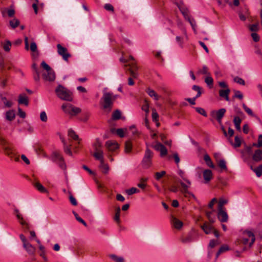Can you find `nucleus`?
Here are the masks:
<instances>
[{
	"label": "nucleus",
	"instance_id": "nucleus-1",
	"mask_svg": "<svg viewBox=\"0 0 262 262\" xmlns=\"http://www.w3.org/2000/svg\"><path fill=\"white\" fill-rule=\"evenodd\" d=\"M255 241L254 234L251 231L246 230L242 232L240 236L234 243L236 253L239 254L247 250V246L251 248Z\"/></svg>",
	"mask_w": 262,
	"mask_h": 262
},
{
	"label": "nucleus",
	"instance_id": "nucleus-2",
	"mask_svg": "<svg viewBox=\"0 0 262 262\" xmlns=\"http://www.w3.org/2000/svg\"><path fill=\"white\" fill-rule=\"evenodd\" d=\"M106 88L103 91V96L101 98L102 105L104 110L111 111L113 107L114 101L119 97L117 95H114L111 92L105 91Z\"/></svg>",
	"mask_w": 262,
	"mask_h": 262
},
{
	"label": "nucleus",
	"instance_id": "nucleus-3",
	"mask_svg": "<svg viewBox=\"0 0 262 262\" xmlns=\"http://www.w3.org/2000/svg\"><path fill=\"white\" fill-rule=\"evenodd\" d=\"M178 174L181 177V179L185 182L184 183L181 180H178V182L180 184L181 186V192L185 195V196L187 197L188 195L192 196L193 198L194 196L189 192L188 191V188L191 185V182L190 180H189L187 177V176L185 175L184 172L182 171V170H180L178 171Z\"/></svg>",
	"mask_w": 262,
	"mask_h": 262
},
{
	"label": "nucleus",
	"instance_id": "nucleus-4",
	"mask_svg": "<svg viewBox=\"0 0 262 262\" xmlns=\"http://www.w3.org/2000/svg\"><path fill=\"white\" fill-rule=\"evenodd\" d=\"M55 93L57 96L62 100L71 101L73 99L72 93L61 85H59L55 89Z\"/></svg>",
	"mask_w": 262,
	"mask_h": 262
},
{
	"label": "nucleus",
	"instance_id": "nucleus-5",
	"mask_svg": "<svg viewBox=\"0 0 262 262\" xmlns=\"http://www.w3.org/2000/svg\"><path fill=\"white\" fill-rule=\"evenodd\" d=\"M153 152L148 148L146 149L144 158L142 161V165L143 168H148L152 164V158Z\"/></svg>",
	"mask_w": 262,
	"mask_h": 262
},
{
	"label": "nucleus",
	"instance_id": "nucleus-6",
	"mask_svg": "<svg viewBox=\"0 0 262 262\" xmlns=\"http://www.w3.org/2000/svg\"><path fill=\"white\" fill-rule=\"evenodd\" d=\"M241 157L245 162L249 163L252 156V146L245 145L244 148L241 150Z\"/></svg>",
	"mask_w": 262,
	"mask_h": 262
},
{
	"label": "nucleus",
	"instance_id": "nucleus-7",
	"mask_svg": "<svg viewBox=\"0 0 262 262\" xmlns=\"http://www.w3.org/2000/svg\"><path fill=\"white\" fill-rule=\"evenodd\" d=\"M57 49L58 54L62 56L64 60L68 61L69 58L71 56V54L68 53V49L62 47L60 44H57Z\"/></svg>",
	"mask_w": 262,
	"mask_h": 262
},
{
	"label": "nucleus",
	"instance_id": "nucleus-8",
	"mask_svg": "<svg viewBox=\"0 0 262 262\" xmlns=\"http://www.w3.org/2000/svg\"><path fill=\"white\" fill-rule=\"evenodd\" d=\"M177 6L182 13L185 20H187L191 18L189 15V11L188 9L185 6L183 2L177 3Z\"/></svg>",
	"mask_w": 262,
	"mask_h": 262
},
{
	"label": "nucleus",
	"instance_id": "nucleus-9",
	"mask_svg": "<svg viewBox=\"0 0 262 262\" xmlns=\"http://www.w3.org/2000/svg\"><path fill=\"white\" fill-rule=\"evenodd\" d=\"M226 110L225 108H221L216 111H212V115H214L219 124L222 123V119L224 117Z\"/></svg>",
	"mask_w": 262,
	"mask_h": 262
},
{
	"label": "nucleus",
	"instance_id": "nucleus-10",
	"mask_svg": "<svg viewBox=\"0 0 262 262\" xmlns=\"http://www.w3.org/2000/svg\"><path fill=\"white\" fill-rule=\"evenodd\" d=\"M152 147L155 150L160 152V155L161 157L164 156L167 154V150L166 148L160 142L156 141L155 145H153Z\"/></svg>",
	"mask_w": 262,
	"mask_h": 262
},
{
	"label": "nucleus",
	"instance_id": "nucleus-11",
	"mask_svg": "<svg viewBox=\"0 0 262 262\" xmlns=\"http://www.w3.org/2000/svg\"><path fill=\"white\" fill-rule=\"evenodd\" d=\"M129 60H133V62L130 64V74L132 77L134 78H137L138 76V74L137 73L135 72V70H137L138 69V67L136 65V63L134 62V58L132 56H129Z\"/></svg>",
	"mask_w": 262,
	"mask_h": 262
},
{
	"label": "nucleus",
	"instance_id": "nucleus-12",
	"mask_svg": "<svg viewBox=\"0 0 262 262\" xmlns=\"http://www.w3.org/2000/svg\"><path fill=\"white\" fill-rule=\"evenodd\" d=\"M42 78L44 80L49 81H53L55 79V74L52 69L42 74Z\"/></svg>",
	"mask_w": 262,
	"mask_h": 262
},
{
	"label": "nucleus",
	"instance_id": "nucleus-13",
	"mask_svg": "<svg viewBox=\"0 0 262 262\" xmlns=\"http://www.w3.org/2000/svg\"><path fill=\"white\" fill-rule=\"evenodd\" d=\"M170 223L172 226L177 230L181 229L183 226V223L174 216H171Z\"/></svg>",
	"mask_w": 262,
	"mask_h": 262
},
{
	"label": "nucleus",
	"instance_id": "nucleus-14",
	"mask_svg": "<svg viewBox=\"0 0 262 262\" xmlns=\"http://www.w3.org/2000/svg\"><path fill=\"white\" fill-rule=\"evenodd\" d=\"M217 217L221 222H227L228 220V215L225 209H218Z\"/></svg>",
	"mask_w": 262,
	"mask_h": 262
},
{
	"label": "nucleus",
	"instance_id": "nucleus-15",
	"mask_svg": "<svg viewBox=\"0 0 262 262\" xmlns=\"http://www.w3.org/2000/svg\"><path fill=\"white\" fill-rule=\"evenodd\" d=\"M105 146L110 151H114L119 148V145L116 142L111 140L106 142Z\"/></svg>",
	"mask_w": 262,
	"mask_h": 262
},
{
	"label": "nucleus",
	"instance_id": "nucleus-16",
	"mask_svg": "<svg viewBox=\"0 0 262 262\" xmlns=\"http://www.w3.org/2000/svg\"><path fill=\"white\" fill-rule=\"evenodd\" d=\"M14 212L16 214V216L18 220H19L20 224L23 226H25L26 229H29V225L24 220V218L23 217L21 214L20 213L18 209H15Z\"/></svg>",
	"mask_w": 262,
	"mask_h": 262
},
{
	"label": "nucleus",
	"instance_id": "nucleus-17",
	"mask_svg": "<svg viewBox=\"0 0 262 262\" xmlns=\"http://www.w3.org/2000/svg\"><path fill=\"white\" fill-rule=\"evenodd\" d=\"M252 159L255 162H259L262 160V150L256 149L252 156Z\"/></svg>",
	"mask_w": 262,
	"mask_h": 262
},
{
	"label": "nucleus",
	"instance_id": "nucleus-18",
	"mask_svg": "<svg viewBox=\"0 0 262 262\" xmlns=\"http://www.w3.org/2000/svg\"><path fill=\"white\" fill-rule=\"evenodd\" d=\"M203 178L205 183L209 182L212 178V172L210 169H205L203 172Z\"/></svg>",
	"mask_w": 262,
	"mask_h": 262
},
{
	"label": "nucleus",
	"instance_id": "nucleus-19",
	"mask_svg": "<svg viewBox=\"0 0 262 262\" xmlns=\"http://www.w3.org/2000/svg\"><path fill=\"white\" fill-rule=\"evenodd\" d=\"M194 241V238L192 233H189L187 236L182 237L181 242L184 244H188Z\"/></svg>",
	"mask_w": 262,
	"mask_h": 262
},
{
	"label": "nucleus",
	"instance_id": "nucleus-20",
	"mask_svg": "<svg viewBox=\"0 0 262 262\" xmlns=\"http://www.w3.org/2000/svg\"><path fill=\"white\" fill-rule=\"evenodd\" d=\"M230 92V89L228 88H227L225 90H220L219 91V95L220 97L224 98L226 101H229V95Z\"/></svg>",
	"mask_w": 262,
	"mask_h": 262
},
{
	"label": "nucleus",
	"instance_id": "nucleus-21",
	"mask_svg": "<svg viewBox=\"0 0 262 262\" xmlns=\"http://www.w3.org/2000/svg\"><path fill=\"white\" fill-rule=\"evenodd\" d=\"M18 102L19 104L28 106L29 104L28 97L25 94H20L18 97Z\"/></svg>",
	"mask_w": 262,
	"mask_h": 262
},
{
	"label": "nucleus",
	"instance_id": "nucleus-22",
	"mask_svg": "<svg viewBox=\"0 0 262 262\" xmlns=\"http://www.w3.org/2000/svg\"><path fill=\"white\" fill-rule=\"evenodd\" d=\"M93 156L96 159L99 160L100 162H102L104 161L103 152L101 149L95 150Z\"/></svg>",
	"mask_w": 262,
	"mask_h": 262
},
{
	"label": "nucleus",
	"instance_id": "nucleus-23",
	"mask_svg": "<svg viewBox=\"0 0 262 262\" xmlns=\"http://www.w3.org/2000/svg\"><path fill=\"white\" fill-rule=\"evenodd\" d=\"M177 26L179 27V28L182 31L183 34L184 35L185 38L186 40H187L188 39V37L187 34V31H186V28H185V26H184L183 22L180 20H178L177 21Z\"/></svg>",
	"mask_w": 262,
	"mask_h": 262
},
{
	"label": "nucleus",
	"instance_id": "nucleus-24",
	"mask_svg": "<svg viewBox=\"0 0 262 262\" xmlns=\"http://www.w3.org/2000/svg\"><path fill=\"white\" fill-rule=\"evenodd\" d=\"M33 185L36 189L41 193H47V190L39 182L37 181L33 183Z\"/></svg>",
	"mask_w": 262,
	"mask_h": 262
},
{
	"label": "nucleus",
	"instance_id": "nucleus-25",
	"mask_svg": "<svg viewBox=\"0 0 262 262\" xmlns=\"http://www.w3.org/2000/svg\"><path fill=\"white\" fill-rule=\"evenodd\" d=\"M26 250L30 255H33L35 252V248L29 242L23 246Z\"/></svg>",
	"mask_w": 262,
	"mask_h": 262
},
{
	"label": "nucleus",
	"instance_id": "nucleus-26",
	"mask_svg": "<svg viewBox=\"0 0 262 262\" xmlns=\"http://www.w3.org/2000/svg\"><path fill=\"white\" fill-rule=\"evenodd\" d=\"M60 139H61L62 142L63 144V148H64V152L67 154H68L70 156H72V152L71 150V146L72 145L71 144H70L69 145H67V144L64 139L61 138H60Z\"/></svg>",
	"mask_w": 262,
	"mask_h": 262
},
{
	"label": "nucleus",
	"instance_id": "nucleus-27",
	"mask_svg": "<svg viewBox=\"0 0 262 262\" xmlns=\"http://www.w3.org/2000/svg\"><path fill=\"white\" fill-rule=\"evenodd\" d=\"M68 136L73 140L78 141V144L80 143V139L79 138L78 136L75 133V132L73 129H69Z\"/></svg>",
	"mask_w": 262,
	"mask_h": 262
},
{
	"label": "nucleus",
	"instance_id": "nucleus-28",
	"mask_svg": "<svg viewBox=\"0 0 262 262\" xmlns=\"http://www.w3.org/2000/svg\"><path fill=\"white\" fill-rule=\"evenodd\" d=\"M146 92L150 97L153 98L155 100H159V96L154 90L150 88H147Z\"/></svg>",
	"mask_w": 262,
	"mask_h": 262
},
{
	"label": "nucleus",
	"instance_id": "nucleus-29",
	"mask_svg": "<svg viewBox=\"0 0 262 262\" xmlns=\"http://www.w3.org/2000/svg\"><path fill=\"white\" fill-rule=\"evenodd\" d=\"M251 169L254 171L257 177H260L262 175V164L259 165L256 168H253L252 166H250Z\"/></svg>",
	"mask_w": 262,
	"mask_h": 262
},
{
	"label": "nucleus",
	"instance_id": "nucleus-30",
	"mask_svg": "<svg viewBox=\"0 0 262 262\" xmlns=\"http://www.w3.org/2000/svg\"><path fill=\"white\" fill-rule=\"evenodd\" d=\"M201 228L203 230L206 234H210L213 230V228L211 225H208L206 224L201 226Z\"/></svg>",
	"mask_w": 262,
	"mask_h": 262
},
{
	"label": "nucleus",
	"instance_id": "nucleus-31",
	"mask_svg": "<svg viewBox=\"0 0 262 262\" xmlns=\"http://www.w3.org/2000/svg\"><path fill=\"white\" fill-rule=\"evenodd\" d=\"M72 105L71 104L65 103L62 105L61 108L65 113L70 115V112H71Z\"/></svg>",
	"mask_w": 262,
	"mask_h": 262
},
{
	"label": "nucleus",
	"instance_id": "nucleus-32",
	"mask_svg": "<svg viewBox=\"0 0 262 262\" xmlns=\"http://www.w3.org/2000/svg\"><path fill=\"white\" fill-rule=\"evenodd\" d=\"M111 258L114 262H125L124 258L122 256H119L115 254H110L109 255Z\"/></svg>",
	"mask_w": 262,
	"mask_h": 262
},
{
	"label": "nucleus",
	"instance_id": "nucleus-33",
	"mask_svg": "<svg viewBox=\"0 0 262 262\" xmlns=\"http://www.w3.org/2000/svg\"><path fill=\"white\" fill-rule=\"evenodd\" d=\"M52 158L53 161L57 163L63 159L60 154L57 151H55L53 153Z\"/></svg>",
	"mask_w": 262,
	"mask_h": 262
},
{
	"label": "nucleus",
	"instance_id": "nucleus-34",
	"mask_svg": "<svg viewBox=\"0 0 262 262\" xmlns=\"http://www.w3.org/2000/svg\"><path fill=\"white\" fill-rule=\"evenodd\" d=\"M204 160L205 161L206 164L210 168H214V165L213 164L211 158L208 155L206 154L204 155Z\"/></svg>",
	"mask_w": 262,
	"mask_h": 262
},
{
	"label": "nucleus",
	"instance_id": "nucleus-35",
	"mask_svg": "<svg viewBox=\"0 0 262 262\" xmlns=\"http://www.w3.org/2000/svg\"><path fill=\"white\" fill-rule=\"evenodd\" d=\"M19 20L16 18H13L9 21V24L12 29H15L19 25Z\"/></svg>",
	"mask_w": 262,
	"mask_h": 262
},
{
	"label": "nucleus",
	"instance_id": "nucleus-36",
	"mask_svg": "<svg viewBox=\"0 0 262 262\" xmlns=\"http://www.w3.org/2000/svg\"><path fill=\"white\" fill-rule=\"evenodd\" d=\"M15 116V113L13 110H10L6 112V118L9 121L13 120L14 119Z\"/></svg>",
	"mask_w": 262,
	"mask_h": 262
},
{
	"label": "nucleus",
	"instance_id": "nucleus-37",
	"mask_svg": "<svg viewBox=\"0 0 262 262\" xmlns=\"http://www.w3.org/2000/svg\"><path fill=\"white\" fill-rule=\"evenodd\" d=\"M71 111V112H70V115L76 116V115L81 112V110L79 107H76L72 105Z\"/></svg>",
	"mask_w": 262,
	"mask_h": 262
},
{
	"label": "nucleus",
	"instance_id": "nucleus-38",
	"mask_svg": "<svg viewBox=\"0 0 262 262\" xmlns=\"http://www.w3.org/2000/svg\"><path fill=\"white\" fill-rule=\"evenodd\" d=\"M233 122L236 129L239 130L241 129L242 119L239 117L236 116L234 117Z\"/></svg>",
	"mask_w": 262,
	"mask_h": 262
},
{
	"label": "nucleus",
	"instance_id": "nucleus-39",
	"mask_svg": "<svg viewBox=\"0 0 262 262\" xmlns=\"http://www.w3.org/2000/svg\"><path fill=\"white\" fill-rule=\"evenodd\" d=\"M229 250V247L227 245L222 246L219 249L218 252L216 253V257H217L220 254L223 252L227 251Z\"/></svg>",
	"mask_w": 262,
	"mask_h": 262
},
{
	"label": "nucleus",
	"instance_id": "nucleus-40",
	"mask_svg": "<svg viewBox=\"0 0 262 262\" xmlns=\"http://www.w3.org/2000/svg\"><path fill=\"white\" fill-rule=\"evenodd\" d=\"M231 145L235 148L238 147L241 145V139L238 136H235L234 139V143H233L231 141H230Z\"/></svg>",
	"mask_w": 262,
	"mask_h": 262
},
{
	"label": "nucleus",
	"instance_id": "nucleus-41",
	"mask_svg": "<svg viewBox=\"0 0 262 262\" xmlns=\"http://www.w3.org/2000/svg\"><path fill=\"white\" fill-rule=\"evenodd\" d=\"M99 167L104 173H107L108 172L109 170V167L108 165L104 163V161H103L102 162H100Z\"/></svg>",
	"mask_w": 262,
	"mask_h": 262
},
{
	"label": "nucleus",
	"instance_id": "nucleus-42",
	"mask_svg": "<svg viewBox=\"0 0 262 262\" xmlns=\"http://www.w3.org/2000/svg\"><path fill=\"white\" fill-rule=\"evenodd\" d=\"M198 74L206 75L207 76L210 75L208 71V68L206 66H203L202 69H199L198 71Z\"/></svg>",
	"mask_w": 262,
	"mask_h": 262
},
{
	"label": "nucleus",
	"instance_id": "nucleus-43",
	"mask_svg": "<svg viewBox=\"0 0 262 262\" xmlns=\"http://www.w3.org/2000/svg\"><path fill=\"white\" fill-rule=\"evenodd\" d=\"M11 46L12 43L11 41L9 40H6L3 44V48L5 51L9 52L11 49Z\"/></svg>",
	"mask_w": 262,
	"mask_h": 262
},
{
	"label": "nucleus",
	"instance_id": "nucleus-44",
	"mask_svg": "<svg viewBox=\"0 0 262 262\" xmlns=\"http://www.w3.org/2000/svg\"><path fill=\"white\" fill-rule=\"evenodd\" d=\"M228 200L224 199H220L218 203V209H225L224 205L227 204Z\"/></svg>",
	"mask_w": 262,
	"mask_h": 262
},
{
	"label": "nucleus",
	"instance_id": "nucleus-45",
	"mask_svg": "<svg viewBox=\"0 0 262 262\" xmlns=\"http://www.w3.org/2000/svg\"><path fill=\"white\" fill-rule=\"evenodd\" d=\"M132 149V144L130 141H128L125 144V151L126 153H129L131 151Z\"/></svg>",
	"mask_w": 262,
	"mask_h": 262
},
{
	"label": "nucleus",
	"instance_id": "nucleus-46",
	"mask_svg": "<svg viewBox=\"0 0 262 262\" xmlns=\"http://www.w3.org/2000/svg\"><path fill=\"white\" fill-rule=\"evenodd\" d=\"M219 166L223 170H227V167L226 166V163L225 160H220L218 162Z\"/></svg>",
	"mask_w": 262,
	"mask_h": 262
},
{
	"label": "nucleus",
	"instance_id": "nucleus-47",
	"mask_svg": "<svg viewBox=\"0 0 262 262\" xmlns=\"http://www.w3.org/2000/svg\"><path fill=\"white\" fill-rule=\"evenodd\" d=\"M139 192L140 190L135 187H132L130 189H127L126 190V193L129 195H132L136 193H139Z\"/></svg>",
	"mask_w": 262,
	"mask_h": 262
},
{
	"label": "nucleus",
	"instance_id": "nucleus-48",
	"mask_svg": "<svg viewBox=\"0 0 262 262\" xmlns=\"http://www.w3.org/2000/svg\"><path fill=\"white\" fill-rule=\"evenodd\" d=\"M242 106H243V107L244 110H245V111L249 115H250V116H252V117H254L255 116V115L253 114L252 111L250 108H249L245 103H243Z\"/></svg>",
	"mask_w": 262,
	"mask_h": 262
},
{
	"label": "nucleus",
	"instance_id": "nucleus-49",
	"mask_svg": "<svg viewBox=\"0 0 262 262\" xmlns=\"http://www.w3.org/2000/svg\"><path fill=\"white\" fill-rule=\"evenodd\" d=\"M73 213L77 221L82 224L85 227L87 226L86 222L82 219H81L76 212L73 211Z\"/></svg>",
	"mask_w": 262,
	"mask_h": 262
},
{
	"label": "nucleus",
	"instance_id": "nucleus-50",
	"mask_svg": "<svg viewBox=\"0 0 262 262\" xmlns=\"http://www.w3.org/2000/svg\"><path fill=\"white\" fill-rule=\"evenodd\" d=\"M120 209L119 207H118L116 210V213L114 216V221L117 223H120Z\"/></svg>",
	"mask_w": 262,
	"mask_h": 262
},
{
	"label": "nucleus",
	"instance_id": "nucleus-51",
	"mask_svg": "<svg viewBox=\"0 0 262 262\" xmlns=\"http://www.w3.org/2000/svg\"><path fill=\"white\" fill-rule=\"evenodd\" d=\"M205 82L208 86H212L213 80V78L211 77L210 75L206 77L205 79Z\"/></svg>",
	"mask_w": 262,
	"mask_h": 262
},
{
	"label": "nucleus",
	"instance_id": "nucleus-52",
	"mask_svg": "<svg viewBox=\"0 0 262 262\" xmlns=\"http://www.w3.org/2000/svg\"><path fill=\"white\" fill-rule=\"evenodd\" d=\"M121 117V112L119 110H116L112 114V118L113 120H118Z\"/></svg>",
	"mask_w": 262,
	"mask_h": 262
},
{
	"label": "nucleus",
	"instance_id": "nucleus-53",
	"mask_svg": "<svg viewBox=\"0 0 262 262\" xmlns=\"http://www.w3.org/2000/svg\"><path fill=\"white\" fill-rule=\"evenodd\" d=\"M206 216L210 223H213L214 222L215 218V216L212 215V212H207Z\"/></svg>",
	"mask_w": 262,
	"mask_h": 262
},
{
	"label": "nucleus",
	"instance_id": "nucleus-54",
	"mask_svg": "<svg viewBox=\"0 0 262 262\" xmlns=\"http://www.w3.org/2000/svg\"><path fill=\"white\" fill-rule=\"evenodd\" d=\"M187 21L190 23L193 30L195 33L196 32V22L193 18H189Z\"/></svg>",
	"mask_w": 262,
	"mask_h": 262
},
{
	"label": "nucleus",
	"instance_id": "nucleus-55",
	"mask_svg": "<svg viewBox=\"0 0 262 262\" xmlns=\"http://www.w3.org/2000/svg\"><path fill=\"white\" fill-rule=\"evenodd\" d=\"M249 29L252 32H256L259 30V26L258 23H256L255 24H252L250 25Z\"/></svg>",
	"mask_w": 262,
	"mask_h": 262
},
{
	"label": "nucleus",
	"instance_id": "nucleus-56",
	"mask_svg": "<svg viewBox=\"0 0 262 262\" xmlns=\"http://www.w3.org/2000/svg\"><path fill=\"white\" fill-rule=\"evenodd\" d=\"M165 174H166V172L165 171H162L161 172H157L155 173V179L157 180H159Z\"/></svg>",
	"mask_w": 262,
	"mask_h": 262
},
{
	"label": "nucleus",
	"instance_id": "nucleus-57",
	"mask_svg": "<svg viewBox=\"0 0 262 262\" xmlns=\"http://www.w3.org/2000/svg\"><path fill=\"white\" fill-rule=\"evenodd\" d=\"M2 100L6 107H10L12 106V102L11 101L7 100L6 97H3L2 98Z\"/></svg>",
	"mask_w": 262,
	"mask_h": 262
},
{
	"label": "nucleus",
	"instance_id": "nucleus-58",
	"mask_svg": "<svg viewBox=\"0 0 262 262\" xmlns=\"http://www.w3.org/2000/svg\"><path fill=\"white\" fill-rule=\"evenodd\" d=\"M101 146H102L101 143L100 142V141H99V139H97L95 143L94 144L95 150L97 151L98 150H100V148L101 147Z\"/></svg>",
	"mask_w": 262,
	"mask_h": 262
},
{
	"label": "nucleus",
	"instance_id": "nucleus-59",
	"mask_svg": "<svg viewBox=\"0 0 262 262\" xmlns=\"http://www.w3.org/2000/svg\"><path fill=\"white\" fill-rule=\"evenodd\" d=\"M195 110L198 113L200 114L201 115L205 117H207V113H206L204 108H202L201 107H195Z\"/></svg>",
	"mask_w": 262,
	"mask_h": 262
},
{
	"label": "nucleus",
	"instance_id": "nucleus-60",
	"mask_svg": "<svg viewBox=\"0 0 262 262\" xmlns=\"http://www.w3.org/2000/svg\"><path fill=\"white\" fill-rule=\"evenodd\" d=\"M33 79L36 82H39L40 80V72H34L33 73Z\"/></svg>",
	"mask_w": 262,
	"mask_h": 262
},
{
	"label": "nucleus",
	"instance_id": "nucleus-61",
	"mask_svg": "<svg viewBox=\"0 0 262 262\" xmlns=\"http://www.w3.org/2000/svg\"><path fill=\"white\" fill-rule=\"evenodd\" d=\"M40 119L42 122H47L48 120V117L47 114L45 112H41L40 114Z\"/></svg>",
	"mask_w": 262,
	"mask_h": 262
},
{
	"label": "nucleus",
	"instance_id": "nucleus-62",
	"mask_svg": "<svg viewBox=\"0 0 262 262\" xmlns=\"http://www.w3.org/2000/svg\"><path fill=\"white\" fill-rule=\"evenodd\" d=\"M234 81L241 85H244L245 84V81L242 78L237 76L234 78Z\"/></svg>",
	"mask_w": 262,
	"mask_h": 262
},
{
	"label": "nucleus",
	"instance_id": "nucleus-63",
	"mask_svg": "<svg viewBox=\"0 0 262 262\" xmlns=\"http://www.w3.org/2000/svg\"><path fill=\"white\" fill-rule=\"evenodd\" d=\"M41 66L44 70L46 71V72L52 70L51 67L44 61L41 62Z\"/></svg>",
	"mask_w": 262,
	"mask_h": 262
},
{
	"label": "nucleus",
	"instance_id": "nucleus-64",
	"mask_svg": "<svg viewBox=\"0 0 262 262\" xmlns=\"http://www.w3.org/2000/svg\"><path fill=\"white\" fill-rule=\"evenodd\" d=\"M158 118H159L158 114L157 113V112H156L155 109H153L152 110V120L154 121H157L158 120Z\"/></svg>",
	"mask_w": 262,
	"mask_h": 262
}]
</instances>
